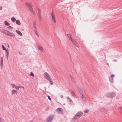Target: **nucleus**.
<instances>
[{
	"instance_id": "f257e3e1",
	"label": "nucleus",
	"mask_w": 122,
	"mask_h": 122,
	"mask_svg": "<svg viewBox=\"0 0 122 122\" xmlns=\"http://www.w3.org/2000/svg\"><path fill=\"white\" fill-rule=\"evenodd\" d=\"M78 90L79 93L81 95V97L83 101L84 102H86V99L82 90L80 88H79Z\"/></svg>"
},
{
	"instance_id": "f03ea898",
	"label": "nucleus",
	"mask_w": 122,
	"mask_h": 122,
	"mask_svg": "<svg viewBox=\"0 0 122 122\" xmlns=\"http://www.w3.org/2000/svg\"><path fill=\"white\" fill-rule=\"evenodd\" d=\"M44 75L45 78L47 80H52L51 76L47 73L46 72H45Z\"/></svg>"
},
{
	"instance_id": "7ed1b4c3",
	"label": "nucleus",
	"mask_w": 122,
	"mask_h": 122,
	"mask_svg": "<svg viewBox=\"0 0 122 122\" xmlns=\"http://www.w3.org/2000/svg\"><path fill=\"white\" fill-rule=\"evenodd\" d=\"M36 22L35 21H34L33 22V28L35 32V34L37 36H38V33L37 29L36 28Z\"/></svg>"
},
{
	"instance_id": "20e7f679",
	"label": "nucleus",
	"mask_w": 122,
	"mask_h": 122,
	"mask_svg": "<svg viewBox=\"0 0 122 122\" xmlns=\"http://www.w3.org/2000/svg\"><path fill=\"white\" fill-rule=\"evenodd\" d=\"M53 118V115H51L47 117L46 119V122H51Z\"/></svg>"
},
{
	"instance_id": "39448f33",
	"label": "nucleus",
	"mask_w": 122,
	"mask_h": 122,
	"mask_svg": "<svg viewBox=\"0 0 122 122\" xmlns=\"http://www.w3.org/2000/svg\"><path fill=\"white\" fill-rule=\"evenodd\" d=\"M115 94L113 92L108 93L106 95V97H115Z\"/></svg>"
},
{
	"instance_id": "423d86ee",
	"label": "nucleus",
	"mask_w": 122,
	"mask_h": 122,
	"mask_svg": "<svg viewBox=\"0 0 122 122\" xmlns=\"http://www.w3.org/2000/svg\"><path fill=\"white\" fill-rule=\"evenodd\" d=\"M51 19L52 21L54 23H56V21L54 15L53 13L51 14Z\"/></svg>"
},
{
	"instance_id": "0eeeda50",
	"label": "nucleus",
	"mask_w": 122,
	"mask_h": 122,
	"mask_svg": "<svg viewBox=\"0 0 122 122\" xmlns=\"http://www.w3.org/2000/svg\"><path fill=\"white\" fill-rule=\"evenodd\" d=\"M115 75H112L109 77V80L110 82L112 83L114 82L113 78L114 77Z\"/></svg>"
},
{
	"instance_id": "6e6552de",
	"label": "nucleus",
	"mask_w": 122,
	"mask_h": 122,
	"mask_svg": "<svg viewBox=\"0 0 122 122\" xmlns=\"http://www.w3.org/2000/svg\"><path fill=\"white\" fill-rule=\"evenodd\" d=\"M63 110L61 108H59L56 110V112L60 114H62V112Z\"/></svg>"
},
{
	"instance_id": "1a4fd4ad",
	"label": "nucleus",
	"mask_w": 122,
	"mask_h": 122,
	"mask_svg": "<svg viewBox=\"0 0 122 122\" xmlns=\"http://www.w3.org/2000/svg\"><path fill=\"white\" fill-rule=\"evenodd\" d=\"M82 115V113L81 112H80L77 113L76 115L77 117L78 118H79Z\"/></svg>"
},
{
	"instance_id": "9d476101",
	"label": "nucleus",
	"mask_w": 122,
	"mask_h": 122,
	"mask_svg": "<svg viewBox=\"0 0 122 122\" xmlns=\"http://www.w3.org/2000/svg\"><path fill=\"white\" fill-rule=\"evenodd\" d=\"M18 93V91L17 90H13L11 92V95H15L17 94Z\"/></svg>"
},
{
	"instance_id": "9b49d317",
	"label": "nucleus",
	"mask_w": 122,
	"mask_h": 122,
	"mask_svg": "<svg viewBox=\"0 0 122 122\" xmlns=\"http://www.w3.org/2000/svg\"><path fill=\"white\" fill-rule=\"evenodd\" d=\"M25 4L26 6L28 7V8L32 6L31 4L30 3L28 2H25Z\"/></svg>"
},
{
	"instance_id": "f8f14e48",
	"label": "nucleus",
	"mask_w": 122,
	"mask_h": 122,
	"mask_svg": "<svg viewBox=\"0 0 122 122\" xmlns=\"http://www.w3.org/2000/svg\"><path fill=\"white\" fill-rule=\"evenodd\" d=\"M0 66L1 68H2L3 67V57H1Z\"/></svg>"
},
{
	"instance_id": "ddd939ff",
	"label": "nucleus",
	"mask_w": 122,
	"mask_h": 122,
	"mask_svg": "<svg viewBox=\"0 0 122 122\" xmlns=\"http://www.w3.org/2000/svg\"><path fill=\"white\" fill-rule=\"evenodd\" d=\"M37 47L39 50H40L42 52L43 51V49L41 46H38Z\"/></svg>"
},
{
	"instance_id": "4468645a",
	"label": "nucleus",
	"mask_w": 122,
	"mask_h": 122,
	"mask_svg": "<svg viewBox=\"0 0 122 122\" xmlns=\"http://www.w3.org/2000/svg\"><path fill=\"white\" fill-rule=\"evenodd\" d=\"M30 11L33 13H34V12L33 11V9L32 8V6L29 8Z\"/></svg>"
},
{
	"instance_id": "2eb2a0df",
	"label": "nucleus",
	"mask_w": 122,
	"mask_h": 122,
	"mask_svg": "<svg viewBox=\"0 0 122 122\" xmlns=\"http://www.w3.org/2000/svg\"><path fill=\"white\" fill-rule=\"evenodd\" d=\"M16 32L20 35L22 36V33L20 31L18 30H16Z\"/></svg>"
},
{
	"instance_id": "dca6fc26",
	"label": "nucleus",
	"mask_w": 122,
	"mask_h": 122,
	"mask_svg": "<svg viewBox=\"0 0 122 122\" xmlns=\"http://www.w3.org/2000/svg\"><path fill=\"white\" fill-rule=\"evenodd\" d=\"M16 24L18 25H20L21 24V23L20 20H16Z\"/></svg>"
},
{
	"instance_id": "f3484780",
	"label": "nucleus",
	"mask_w": 122,
	"mask_h": 122,
	"mask_svg": "<svg viewBox=\"0 0 122 122\" xmlns=\"http://www.w3.org/2000/svg\"><path fill=\"white\" fill-rule=\"evenodd\" d=\"M78 118H77V117L76 116V115H75L74 116L73 118H72V120L73 121H75Z\"/></svg>"
},
{
	"instance_id": "a211bd4d",
	"label": "nucleus",
	"mask_w": 122,
	"mask_h": 122,
	"mask_svg": "<svg viewBox=\"0 0 122 122\" xmlns=\"http://www.w3.org/2000/svg\"><path fill=\"white\" fill-rule=\"evenodd\" d=\"M6 52V55H7V57H8L9 56V50L8 49H6L5 50Z\"/></svg>"
},
{
	"instance_id": "6ab92c4d",
	"label": "nucleus",
	"mask_w": 122,
	"mask_h": 122,
	"mask_svg": "<svg viewBox=\"0 0 122 122\" xmlns=\"http://www.w3.org/2000/svg\"><path fill=\"white\" fill-rule=\"evenodd\" d=\"M74 44L76 47H79V46L78 43L76 42V41Z\"/></svg>"
},
{
	"instance_id": "aec40b11",
	"label": "nucleus",
	"mask_w": 122,
	"mask_h": 122,
	"mask_svg": "<svg viewBox=\"0 0 122 122\" xmlns=\"http://www.w3.org/2000/svg\"><path fill=\"white\" fill-rule=\"evenodd\" d=\"M70 40L73 44H74L76 42V40L72 38Z\"/></svg>"
},
{
	"instance_id": "412c9836",
	"label": "nucleus",
	"mask_w": 122,
	"mask_h": 122,
	"mask_svg": "<svg viewBox=\"0 0 122 122\" xmlns=\"http://www.w3.org/2000/svg\"><path fill=\"white\" fill-rule=\"evenodd\" d=\"M67 36L68 37L69 39L71 40V39H72V38L71 37V35L70 34H67Z\"/></svg>"
},
{
	"instance_id": "4be33fe9",
	"label": "nucleus",
	"mask_w": 122,
	"mask_h": 122,
	"mask_svg": "<svg viewBox=\"0 0 122 122\" xmlns=\"http://www.w3.org/2000/svg\"><path fill=\"white\" fill-rule=\"evenodd\" d=\"M8 35L9 36H14V35L13 33H11L10 32H9V31H8Z\"/></svg>"
},
{
	"instance_id": "5701e85b",
	"label": "nucleus",
	"mask_w": 122,
	"mask_h": 122,
	"mask_svg": "<svg viewBox=\"0 0 122 122\" xmlns=\"http://www.w3.org/2000/svg\"><path fill=\"white\" fill-rule=\"evenodd\" d=\"M5 25L7 26H8L10 25V24L7 21H5L4 22Z\"/></svg>"
},
{
	"instance_id": "b1692460",
	"label": "nucleus",
	"mask_w": 122,
	"mask_h": 122,
	"mask_svg": "<svg viewBox=\"0 0 122 122\" xmlns=\"http://www.w3.org/2000/svg\"><path fill=\"white\" fill-rule=\"evenodd\" d=\"M11 20L13 22H15L16 20V19L14 17H12L11 18Z\"/></svg>"
},
{
	"instance_id": "393cba45",
	"label": "nucleus",
	"mask_w": 122,
	"mask_h": 122,
	"mask_svg": "<svg viewBox=\"0 0 122 122\" xmlns=\"http://www.w3.org/2000/svg\"><path fill=\"white\" fill-rule=\"evenodd\" d=\"M15 88L16 89L18 90L19 89V88H20V86H15Z\"/></svg>"
},
{
	"instance_id": "a878e982",
	"label": "nucleus",
	"mask_w": 122,
	"mask_h": 122,
	"mask_svg": "<svg viewBox=\"0 0 122 122\" xmlns=\"http://www.w3.org/2000/svg\"><path fill=\"white\" fill-rule=\"evenodd\" d=\"M38 14L39 15H40L41 14V10L39 9H38Z\"/></svg>"
},
{
	"instance_id": "bb28decb",
	"label": "nucleus",
	"mask_w": 122,
	"mask_h": 122,
	"mask_svg": "<svg viewBox=\"0 0 122 122\" xmlns=\"http://www.w3.org/2000/svg\"><path fill=\"white\" fill-rule=\"evenodd\" d=\"M89 110H86L84 111V112L85 113H87L89 112Z\"/></svg>"
},
{
	"instance_id": "cd10ccee",
	"label": "nucleus",
	"mask_w": 122,
	"mask_h": 122,
	"mask_svg": "<svg viewBox=\"0 0 122 122\" xmlns=\"http://www.w3.org/2000/svg\"><path fill=\"white\" fill-rule=\"evenodd\" d=\"M2 47L3 48V50H6V48H5V47L3 45H2Z\"/></svg>"
},
{
	"instance_id": "c85d7f7f",
	"label": "nucleus",
	"mask_w": 122,
	"mask_h": 122,
	"mask_svg": "<svg viewBox=\"0 0 122 122\" xmlns=\"http://www.w3.org/2000/svg\"><path fill=\"white\" fill-rule=\"evenodd\" d=\"M52 80H49L50 82V84L51 85H52L53 84V82L51 81Z\"/></svg>"
},
{
	"instance_id": "c756f323",
	"label": "nucleus",
	"mask_w": 122,
	"mask_h": 122,
	"mask_svg": "<svg viewBox=\"0 0 122 122\" xmlns=\"http://www.w3.org/2000/svg\"><path fill=\"white\" fill-rule=\"evenodd\" d=\"M11 85L12 86V87L13 88H14V87H15V85L14 84H11Z\"/></svg>"
},
{
	"instance_id": "7c9ffc66",
	"label": "nucleus",
	"mask_w": 122,
	"mask_h": 122,
	"mask_svg": "<svg viewBox=\"0 0 122 122\" xmlns=\"http://www.w3.org/2000/svg\"><path fill=\"white\" fill-rule=\"evenodd\" d=\"M7 28H8L9 29H13V27L11 26H9V27H7Z\"/></svg>"
},
{
	"instance_id": "2f4dec72",
	"label": "nucleus",
	"mask_w": 122,
	"mask_h": 122,
	"mask_svg": "<svg viewBox=\"0 0 122 122\" xmlns=\"http://www.w3.org/2000/svg\"><path fill=\"white\" fill-rule=\"evenodd\" d=\"M30 75L31 76H32L33 77H34V76L33 73V72H31Z\"/></svg>"
},
{
	"instance_id": "473e14b6",
	"label": "nucleus",
	"mask_w": 122,
	"mask_h": 122,
	"mask_svg": "<svg viewBox=\"0 0 122 122\" xmlns=\"http://www.w3.org/2000/svg\"><path fill=\"white\" fill-rule=\"evenodd\" d=\"M49 109V107H47L45 109V110L46 111H48Z\"/></svg>"
},
{
	"instance_id": "72a5a7b5",
	"label": "nucleus",
	"mask_w": 122,
	"mask_h": 122,
	"mask_svg": "<svg viewBox=\"0 0 122 122\" xmlns=\"http://www.w3.org/2000/svg\"><path fill=\"white\" fill-rule=\"evenodd\" d=\"M47 97H48L49 99V100H51V98H50V97L49 96H47Z\"/></svg>"
},
{
	"instance_id": "f704fd0d",
	"label": "nucleus",
	"mask_w": 122,
	"mask_h": 122,
	"mask_svg": "<svg viewBox=\"0 0 122 122\" xmlns=\"http://www.w3.org/2000/svg\"><path fill=\"white\" fill-rule=\"evenodd\" d=\"M0 122H3L2 119L0 117Z\"/></svg>"
},
{
	"instance_id": "c9c22d12",
	"label": "nucleus",
	"mask_w": 122,
	"mask_h": 122,
	"mask_svg": "<svg viewBox=\"0 0 122 122\" xmlns=\"http://www.w3.org/2000/svg\"><path fill=\"white\" fill-rule=\"evenodd\" d=\"M72 95H75V93H74V92H72Z\"/></svg>"
},
{
	"instance_id": "e433bc0d",
	"label": "nucleus",
	"mask_w": 122,
	"mask_h": 122,
	"mask_svg": "<svg viewBox=\"0 0 122 122\" xmlns=\"http://www.w3.org/2000/svg\"><path fill=\"white\" fill-rule=\"evenodd\" d=\"M60 97L61 98H62L63 97V95H61L60 96Z\"/></svg>"
},
{
	"instance_id": "4c0bfd02",
	"label": "nucleus",
	"mask_w": 122,
	"mask_h": 122,
	"mask_svg": "<svg viewBox=\"0 0 122 122\" xmlns=\"http://www.w3.org/2000/svg\"><path fill=\"white\" fill-rule=\"evenodd\" d=\"M20 87H21L23 89H24V87L23 86H20Z\"/></svg>"
},
{
	"instance_id": "58836bf2",
	"label": "nucleus",
	"mask_w": 122,
	"mask_h": 122,
	"mask_svg": "<svg viewBox=\"0 0 122 122\" xmlns=\"http://www.w3.org/2000/svg\"><path fill=\"white\" fill-rule=\"evenodd\" d=\"M2 9V8L1 7H0V10H1Z\"/></svg>"
},
{
	"instance_id": "ea45409f",
	"label": "nucleus",
	"mask_w": 122,
	"mask_h": 122,
	"mask_svg": "<svg viewBox=\"0 0 122 122\" xmlns=\"http://www.w3.org/2000/svg\"><path fill=\"white\" fill-rule=\"evenodd\" d=\"M8 48H9V47H10V46H9V45H8Z\"/></svg>"
},
{
	"instance_id": "a19ab883",
	"label": "nucleus",
	"mask_w": 122,
	"mask_h": 122,
	"mask_svg": "<svg viewBox=\"0 0 122 122\" xmlns=\"http://www.w3.org/2000/svg\"><path fill=\"white\" fill-rule=\"evenodd\" d=\"M67 98L68 99H70L68 97H67Z\"/></svg>"
},
{
	"instance_id": "79ce46f5",
	"label": "nucleus",
	"mask_w": 122,
	"mask_h": 122,
	"mask_svg": "<svg viewBox=\"0 0 122 122\" xmlns=\"http://www.w3.org/2000/svg\"><path fill=\"white\" fill-rule=\"evenodd\" d=\"M70 102H71V100H70Z\"/></svg>"
}]
</instances>
